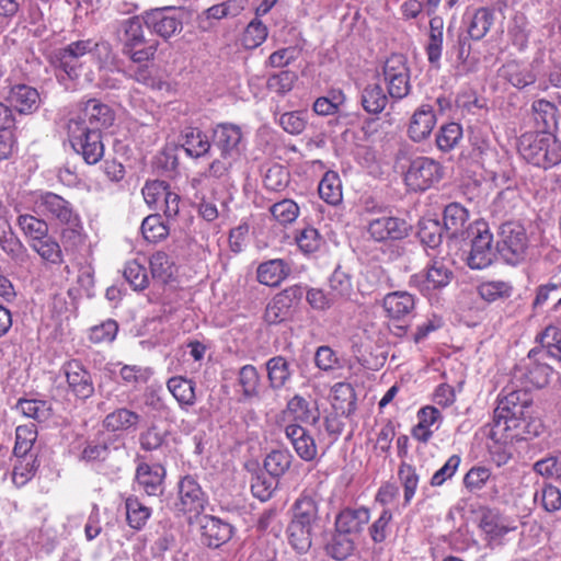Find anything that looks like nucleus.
Instances as JSON below:
<instances>
[{"label": "nucleus", "mask_w": 561, "mask_h": 561, "mask_svg": "<svg viewBox=\"0 0 561 561\" xmlns=\"http://www.w3.org/2000/svg\"><path fill=\"white\" fill-rule=\"evenodd\" d=\"M484 434L496 444L530 440L540 436L545 426L534 416L533 398L526 389L512 390L497 399L493 420Z\"/></svg>", "instance_id": "f257e3e1"}, {"label": "nucleus", "mask_w": 561, "mask_h": 561, "mask_svg": "<svg viewBox=\"0 0 561 561\" xmlns=\"http://www.w3.org/2000/svg\"><path fill=\"white\" fill-rule=\"evenodd\" d=\"M518 150L527 162L542 169L561 162V142L550 131L523 134L518 139Z\"/></svg>", "instance_id": "f03ea898"}, {"label": "nucleus", "mask_w": 561, "mask_h": 561, "mask_svg": "<svg viewBox=\"0 0 561 561\" xmlns=\"http://www.w3.org/2000/svg\"><path fill=\"white\" fill-rule=\"evenodd\" d=\"M496 249L507 264L517 265L524 261L528 249V238L524 226L516 221L502 224Z\"/></svg>", "instance_id": "7ed1b4c3"}, {"label": "nucleus", "mask_w": 561, "mask_h": 561, "mask_svg": "<svg viewBox=\"0 0 561 561\" xmlns=\"http://www.w3.org/2000/svg\"><path fill=\"white\" fill-rule=\"evenodd\" d=\"M102 47L110 49L107 43L99 44L92 39H79L71 42L67 46L57 49L53 55V65L62 71L69 79L73 80L79 77L82 61L81 58L91 53L93 49Z\"/></svg>", "instance_id": "20e7f679"}, {"label": "nucleus", "mask_w": 561, "mask_h": 561, "mask_svg": "<svg viewBox=\"0 0 561 561\" xmlns=\"http://www.w3.org/2000/svg\"><path fill=\"white\" fill-rule=\"evenodd\" d=\"M32 202L33 210L37 216L59 225L73 222L80 216L69 201L53 192H36L33 194Z\"/></svg>", "instance_id": "39448f33"}, {"label": "nucleus", "mask_w": 561, "mask_h": 561, "mask_svg": "<svg viewBox=\"0 0 561 561\" xmlns=\"http://www.w3.org/2000/svg\"><path fill=\"white\" fill-rule=\"evenodd\" d=\"M382 77L389 96L399 101L408 96L411 91L410 68L407 57L402 54H392L383 64Z\"/></svg>", "instance_id": "423d86ee"}, {"label": "nucleus", "mask_w": 561, "mask_h": 561, "mask_svg": "<svg viewBox=\"0 0 561 561\" xmlns=\"http://www.w3.org/2000/svg\"><path fill=\"white\" fill-rule=\"evenodd\" d=\"M68 135L75 151L82 156L88 164L98 163L104 156L101 131L80 127L78 123H68Z\"/></svg>", "instance_id": "0eeeda50"}, {"label": "nucleus", "mask_w": 561, "mask_h": 561, "mask_svg": "<svg viewBox=\"0 0 561 561\" xmlns=\"http://www.w3.org/2000/svg\"><path fill=\"white\" fill-rule=\"evenodd\" d=\"M470 234L473 237L471 250L467 256V264L472 270H482L490 266L495 257L492 247L493 234L483 221H476L470 226Z\"/></svg>", "instance_id": "6e6552de"}, {"label": "nucleus", "mask_w": 561, "mask_h": 561, "mask_svg": "<svg viewBox=\"0 0 561 561\" xmlns=\"http://www.w3.org/2000/svg\"><path fill=\"white\" fill-rule=\"evenodd\" d=\"M442 178L443 167L428 157H416L411 160L404 174L405 184L412 191H425Z\"/></svg>", "instance_id": "1a4fd4ad"}, {"label": "nucleus", "mask_w": 561, "mask_h": 561, "mask_svg": "<svg viewBox=\"0 0 561 561\" xmlns=\"http://www.w3.org/2000/svg\"><path fill=\"white\" fill-rule=\"evenodd\" d=\"M454 277L453 271L442 260H433L423 272L410 277V285L417 288L424 296L448 286Z\"/></svg>", "instance_id": "9d476101"}, {"label": "nucleus", "mask_w": 561, "mask_h": 561, "mask_svg": "<svg viewBox=\"0 0 561 561\" xmlns=\"http://www.w3.org/2000/svg\"><path fill=\"white\" fill-rule=\"evenodd\" d=\"M409 230L410 226L404 219L387 214L371 217L366 226L369 239L380 243L402 240L408 237Z\"/></svg>", "instance_id": "9b49d317"}, {"label": "nucleus", "mask_w": 561, "mask_h": 561, "mask_svg": "<svg viewBox=\"0 0 561 561\" xmlns=\"http://www.w3.org/2000/svg\"><path fill=\"white\" fill-rule=\"evenodd\" d=\"M78 123L80 127H88L89 130H99L110 127L114 122L112 108L95 99L84 102L79 111L71 115L68 123Z\"/></svg>", "instance_id": "f8f14e48"}, {"label": "nucleus", "mask_w": 561, "mask_h": 561, "mask_svg": "<svg viewBox=\"0 0 561 561\" xmlns=\"http://www.w3.org/2000/svg\"><path fill=\"white\" fill-rule=\"evenodd\" d=\"M243 135L238 125L221 123L213 129V144L228 159H240Z\"/></svg>", "instance_id": "ddd939ff"}, {"label": "nucleus", "mask_w": 561, "mask_h": 561, "mask_svg": "<svg viewBox=\"0 0 561 561\" xmlns=\"http://www.w3.org/2000/svg\"><path fill=\"white\" fill-rule=\"evenodd\" d=\"M144 16L146 26L164 39L183 28L181 14L170 8H157L146 12Z\"/></svg>", "instance_id": "4468645a"}, {"label": "nucleus", "mask_w": 561, "mask_h": 561, "mask_svg": "<svg viewBox=\"0 0 561 561\" xmlns=\"http://www.w3.org/2000/svg\"><path fill=\"white\" fill-rule=\"evenodd\" d=\"M179 501L175 506L183 514L199 515L207 504V496L198 482L191 476L182 478L178 485Z\"/></svg>", "instance_id": "2eb2a0df"}, {"label": "nucleus", "mask_w": 561, "mask_h": 561, "mask_svg": "<svg viewBox=\"0 0 561 561\" xmlns=\"http://www.w3.org/2000/svg\"><path fill=\"white\" fill-rule=\"evenodd\" d=\"M320 500L316 489H305L291 506V522L313 529L319 520Z\"/></svg>", "instance_id": "dca6fc26"}, {"label": "nucleus", "mask_w": 561, "mask_h": 561, "mask_svg": "<svg viewBox=\"0 0 561 561\" xmlns=\"http://www.w3.org/2000/svg\"><path fill=\"white\" fill-rule=\"evenodd\" d=\"M69 390L79 399H88L94 393V385L90 371L78 359H71L62 365Z\"/></svg>", "instance_id": "f3484780"}, {"label": "nucleus", "mask_w": 561, "mask_h": 561, "mask_svg": "<svg viewBox=\"0 0 561 561\" xmlns=\"http://www.w3.org/2000/svg\"><path fill=\"white\" fill-rule=\"evenodd\" d=\"M547 359H549L547 356H533V351L530 350L527 360L517 369L519 378H524L526 383L535 388L546 387L553 373V369Z\"/></svg>", "instance_id": "a211bd4d"}, {"label": "nucleus", "mask_w": 561, "mask_h": 561, "mask_svg": "<svg viewBox=\"0 0 561 561\" xmlns=\"http://www.w3.org/2000/svg\"><path fill=\"white\" fill-rule=\"evenodd\" d=\"M499 76L514 88L524 89L537 80V69L534 62L510 60L499 69Z\"/></svg>", "instance_id": "6ab92c4d"}, {"label": "nucleus", "mask_w": 561, "mask_h": 561, "mask_svg": "<svg viewBox=\"0 0 561 561\" xmlns=\"http://www.w3.org/2000/svg\"><path fill=\"white\" fill-rule=\"evenodd\" d=\"M437 118L435 111L430 104H422L419 106L411 116L408 135L414 142H421L430 137L432 134Z\"/></svg>", "instance_id": "aec40b11"}, {"label": "nucleus", "mask_w": 561, "mask_h": 561, "mask_svg": "<svg viewBox=\"0 0 561 561\" xmlns=\"http://www.w3.org/2000/svg\"><path fill=\"white\" fill-rule=\"evenodd\" d=\"M202 540L210 548H218L232 536V526L211 515H204L199 520Z\"/></svg>", "instance_id": "412c9836"}, {"label": "nucleus", "mask_w": 561, "mask_h": 561, "mask_svg": "<svg viewBox=\"0 0 561 561\" xmlns=\"http://www.w3.org/2000/svg\"><path fill=\"white\" fill-rule=\"evenodd\" d=\"M480 528L490 540H499L516 529L515 522L499 510L486 508L482 512Z\"/></svg>", "instance_id": "4be33fe9"}, {"label": "nucleus", "mask_w": 561, "mask_h": 561, "mask_svg": "<svg viewBox=\"0 0 561 561\" xmlns=\"http://www.w3.org/2000/svg\"><path fill=\"white\" fill-rule=\"evenodd\" d=\"M382 307L390 319L404 320L415 309V297L405 290L388 293L382 299Z\"/></svg>", "instance_id": "5701e85b"}, {"label": "nucleus", "mask_w": 561, "mask_h": 561, "mask_svg": "<svg viewBox=\"0 0 561 561\" xmlns=\"http://www.w3.org/2000/svg\"><path fill=\"white\" fill-rule=\"evenodd\" d=\"M285 434L302 460L312 461L317 457L316 442L305 427L299 424H288L285 427Z\"/></svg>", "instance_id": "b1692460"}, {"label": "nucleus", "mask_w": 561, "mask_h": 561, "mask_svg": "<svg viewBox=\"0 0 561 561\" xmlns=\"http://www.w3.org/2000/svg\"><path fill=\"white\" fill-rule=\"evenodd\" d=\"M167 389L182 411L187 412L197 401L196 383L184 376H173L167 381Z\"/></svg>", "instance_id": "393cba45"}, {"label": "nucleus", "mask_w": 561, "mask_h": 561, "mask_svg": "<svg viewBox=\"0 0 561 561\" xmlns=\"http://www.w3.org/2000/svg\"><path fill=\"white\" fill-rule=\"evenodd\" d=\"M370 519L369 510L366 507L342 510L335 519L336 531L350 535L356 534L363 530L364 526L368 524Z\"/></svg>", "instance_id": "a878e982"}, {"label": "nucleus", "mask_w": 561, "mask_h": 561, "mask_svg": "<svg viewBox=\"0 0 561 561\" xmlns=\"http://www.w3.org/2000/svg\"><path fill=\"white\" fill-rule=\"evenodd\" d=\"M164 468L161 466L151 467L147 463H140L136 470V483L139 490L153 496L162 493V482L164 478Z\"/></svg>", "instance_id": "bb28decb"}, {"label": "nucleus", "mask_w": 561, "mask_h": 561, "mask_svg": "<svg viewBox=\"0 0 561 561\" xmlns=\"http://www.w3.org/2000/svg\"><path fill=\"white\" fill-rule=\"evenodd\" d=\"M141 421V415L127 408H117L108 413L102 425L107 432L135 431Z\"/></svg>", "instance_id": "cd10ccee"}, {"label": "nucleus", "mask_w": 561, "mask_h": 561, "mask_svg": "<svg viewBox=\"0 0 561 561\" xmlns=\"http://www.w3.org/2000/svg\"><path fill=\"white\" fill-rule=\"evenodd\" d=\"M9 101L21 114H31L35 112L41 103L38 91L26 84H18L13 87L10 91Z\"/></svg>", "instance_id": "c85d7f7f"}, {"label": "nucleus", "mask_w": 561, "mask_h": 561, "mask_svg": "<svg viewBox=\"0 0 561 561\" xmlns=\"http://www.w3.org/2000/svg\"><path fill=\"white\" fill-rule=\"evenodd\" d=\"M182 148L191 158H201L208 153L211 144L208 136L196 127H185L181 134Z\"/></svg>", "instance_id": "c756f323"}, {"label": "nucleus", "mask_w": 561, "mask_h": 561, "mask_svg": "<svg viewBox=\"0 0 561 561\" xmlns=\"http://www.w3.org/2000/svg\"><path fill=\"white\" fill-rule=\"evenodd\" d=\"M291 268L283 259H274L263 262L257 267V280L266 286H278L288 277Z\"/></svg>", "instance_id": "7c9ffc66"}, {"label": "nucleus", "mask_w": 561, "mask_h": 561, "mask_svg": "<svg viewBox=\"0 0 561 561\" xmlns=\"http://www.w3.org/2000/svg\"><path fill=\"white\" fill-rule=\"evenodd\" d=\"M267 380L273 390L283 389L291 379L293 370L284 356H274L265 363Z\"/></svg>", "instance_id": "2f4dec72"}, {"label": "nucleus", "mask_w": 561, "mask_h": 561, "mask_svg": "<svg viewBox=\"0 0 561 561\" xmlns=\"http://www.w3.org/2000/svg\"><path fill=\"white\" fill-rule=\"evenodd\" d=\"M28 245L43 262L50 265H61L64 263L61 245L56 238L49 233Z\"/></svg>", "instance_id": "473e14b6"}, {"label": "nucleus", "mask_w": 561, "mask_h": 561, "mask_svg": "<svg viewBox=\"0 0 561 561\" xmlns=\"http://www.w3.org/2000/svg\"><path fill=\"white\" fill-rule=\"evenodd\" d=\"M444 229L451 237L463 234V229L469 220V211L459 203H450L444 209Z\"/></svg>", "instance_id": "72a5a7b5"}, {"label": "nucleus", "mask_w": 561, "mask_h": 561, "mask_svg": "<svg viewBox=\"0 0 561 561\" xmlns=\"http://www.w3.org/2000/svg\"><path fill=\"white\" fill-rule=\"evenodd\" d=\"M389 94L387 95L383 88L378 83L366 85L360 95V102L363 108L373 115L380 114L387 106L389 101Z\"/></svg>", "instance_id": "f704fd0d"}, {"label": "nucleus", "mask_w": 561, "mask_h": 561, "mask_svg": "<svg viewBox=\"0 0 561 561\" xmlns=\"http://www.w3.org/2000/svg\"><path fill=\"white\" fill-rule=\"evenodd\" d=\"M332 407L342 415H351L356 409V396L350 383L337 382L332 388Z\"/></svg>", "instance_id": "c9c22d12"}, {"label": "nucleus", "mask_w": 561, "mask_h": 561, "mask_svg": "<svg viewBox=\"0 0 561 561\" xmlns=\"http://www.w3.org/2000/svg\"><path fill=\"white\" fill-rule=\"evenodd\" d=\"M398 479L403 489L402 506L408 507L415 496L419 488L420 474L414 466L403 461L400 463L398 469Z\"/></svg>", "instance_id": "e433bc0d"}, {"label": "nucleus", "mask_w": 561, "mask_h": 561, "mask_svg": "<svg viewBox=\"0 0 561 561\" xmlns=\"http://www.w3.org/2000/svg\"><path fill=\"white\" fill-rule=\"evenodd\" d=\"M536 342L540 344V348H533V356L540 355L554 358L556 352L561 346V330L554 325H548L536 336Z\"/></svg>", "instance_id": "4c0bfd02"}, {"label": "nucleus", "mask_w": 561, "mask_h": 561, "mask_svg": "<svg viewBox=\"0 0 561 561\" xmlns=\"http://www.w3.org/2000/svg\"><path fill=\"white\" fill-rule=\"evenodd\" d=\"M30 214L18 217L16 224L28 240V244L49 233V227L45 218Z\"/></svg>", "instance_id": "58836bf2"}, {"label": "nucleus", "mask_w": 561, "mask_h": 561, "mask_svg": "<svg viewBox=\"0 0 561 561\" xmlns=\"http://www.w3.org/2000/svg\"><path fill=\"white\" fill-rule=\"evenodd\" d=\"M60 240L67 253L78 251L85 242V233L80 216L73 222L62 225Z\"/></svg>", "instance_id": "ea45409f"}, {"label": "nucleus", "mask_w": 561, "mask_h": 561, "mask_svg": "<svg viewBox=\"0 0 561 561\" xmlns=\"http://www.w3.org/2000/svg\"><path fill=\"white\" fill-rule=\"evenodd\" d=\"M238 383L241 387L245 400L259 398L261 388V375L253 365H244L239 369Z\"/></svg>", "instance_id": "a19ab883"}, {"label": "nucleus", "mask_w": 561, "mask_h": 561, "mask_svg": "<svg viewBox=\"0 0 561 561\" xmlns=\"http://www.w3.org/2000/svg\"><path fill=\"white\" fill-rule=\"evenodd\" d=\"M145 16H133L122 22V32L119 39L122 48H128L138 45L142 41L147 39L145 36Z\"/></svg>", "instance_id": "79ce46f5"}, {"label": "nucleus", "mask_w": 561, "mask_h": 561, "mask_svg": "<svg viewBox=\"0 0 561 561\" xmlns=\"http://www.w3.org/2000/svg\"><path fill=\"white\" fill-rule=\"evenodd\" d=\"M125 508L127 524L135 530L142 529L151 516V508L142 504L134 495L125 500Z\"/></svg>", "instance_id": "37998d69"}, {"label": "nucleus", "mask_w": 561, "mask_h": 561, "mask_svg": "<svg viewBox=\"0 0 561 561\" xmlns=\"http://www.w3.org/2000/svg\"><path fill=\"white\" fill-rule=\"evenodd\" d=\"M319 196L330 205L342 202V184L340 176L334 171L324 173L318 186Z\"/></svg>", "instance_id": "c03bdc74"}, {"label": "nucleus", "mask_w": 561, "mask_h": 561, "mask_svg": "<svg viewBox=\"0 0 561 561\" xmlns=\"http://www.w3.org/2000/svg\"><path fill=\"white\" fill-rule=\"evenodd\" d=\"M534 118L540 131H550L557 127V107L546 100L533 103Z\"/></svg>", "instance_id": "a18cd8bd"}, {"label": "nucleus", "mask_w": 561, "mask_h": 561, "mask_svg": "<svg viewBox=\"0 0 561 561\" xmlns=\"http://www.w3.org/2000/svg\"><path fill=\"white\" fill-rule=\"evenodd\" d=\"M291 461L293 455L289 450L275 449L266 455L264 468L272 478L278 479L289 470Z\"/></svg>", "instance_id": "49530a36"}, {"label": "nucleus", "mask_w": 561, "mask_h": 561, "mask_svg": "<svg viewBox=\"0 0 561 561\" xmlns=\"http://www.w3.org/2000/svg\"><path fill=\"white\" fill-rule=\"evenodd\" d=\"M494 23V11L489 8H479L474 11L468 25V34L472 39L483 38Z\"/></svg>", "instance_id": "de8ad7c7"}, {"label": "nucleus", "mask_w": 561, "mask_h": 561, "mask_svg": "<svg viewBox=\"0 0 561 561\" xmlns=\"http://www.w3.org/2000/svg\"><path fill=\"white\" fill-rule=\"evenodd\" d=\"M313 529L290 520L287 527L289 545L298 552L306 553L311 548Z\"/></svg>", "instance_id": "09e8293b"}, {"label": "nucleus", "mask_w": 561, "mask_h": 561, "mask_svg": "<svg viewBox=\"0 0 561 561\" xmlns=\"http://www.w3.org/2000/svg\"><path fill=\"white\" fill-rule=\"evenodd\" d=\"M462 139V127L451 122L443 125L436 134V146L440 151L448 152L455 149Z\"/></svg>", "instance_id": "8fccbe9b"}, {"label": "nucleus", "mask_w": 561, "mask_h": 561, "mask_svg": "<svg viewBox=\"0 0 561 561\" xmlns=\"http://www.w3.org/2000/svg\"><path fill=\"white\" fill-rule=\"evenodd\" d=\"M287 410L294 414L296 420L304 423L316 424L320 419L318 409L310 407L309 402L299 394H295L287 402Z\"/></svg>", "instance_id": "3c124183"}, {"label": "nucleus", "mask_w": 561, "mask_h": 561, "mask_svg": "<svg viewBox=\"0 0 561 561\" xmlns=\"http://www.w3.org/2000/svg\"><path fill=\"white\" fill-rule=\"evenodd\" d=\"M37 438V431L34 424L19 425L15 430V445L13 453L16 458L31 456L32 448Z\"/></svg>", "instance_id": "603ef678"}, {"label": "nucleus", "mask_w": 561, "mask_h": 561, "mask_svg": "<svg viewBox=\"0 0 561 561\" xmlns=\"http://www.w3.org/2000/svg\"><path fill=\"white\" fill-rule=\"evenodd\" d=\"M247 0H226L214 4L205 10L206 19L222 20L231 19L241 14L245 8Z\"/></svg>", "instance_id": "864d4df0"}, {"label": "nucleus", "mask_w": 561, "mask_h": 561, "mask_svg": "<svg viewBox=\"0 0 561 561\" xmlns=\"http://www.w3.org/2000/svg\"><path fill=\"white\" fill-rule=\"evenodd\" d=\"M16 410L24 416L37 422H44L51 415L50 405L42 400L20 399L16 403Z\"/></svg>", "instance_id": "5fc2aeb1"}, {"label": "nucleus", "mask_w": 561, "mask_h": 561, "mask_svg": "<svg viewBox=\"0 0 561 561\" xmlns=\"http://www.w3.org/2000/svg\"><path fill=\"white\" fill-rule=\"evenodd\" d=\"M444 227L435 219H424L419 224V238L423 244L436 249L443 241Z\"/></svg>", "instance_id": "6e6d98bb"}, {"label": "nucleus", "mask_w": 561, "mask_h": 561, "mask_svg": "<svg viewBox=\"0 0 561 561\" xmlns=\"http://www.w3.org/2000/svg\"><path fill=\"white\" fill-rule=\"evenodd\" d=\"M169 226L158 214L147 216L141 224V233L149 242H158L169 234Z\"/></svg>", "instance_id": "4d7b16f0"}, {"label": "nucleus", "mask_w": 561, "mask_h": 561, "mask_svg": "<svg viewBox=\"0 0 561 561\" xmlns=\"http://www.w3.org/2000/svg\"><path fill=\"white\" fill-rule=\"evenodd\" d=\"M38 462L34 455L18 458L12 472V481L18 486L25 485L35 474Z\"/></svg>", "instance_id": "13d9d810"}, {"label": "nucleus", "mask_w": 561, "mask_h": 561, "mask_svg": "<svg viewBox=\"0 0 561 561\" xmlns=\"http://www.w3.org/2000/svg\"><path fill=\"white\" fill-rule=\"evenodd\" d=\"M295 241L305 254H311L317 252L323 244V238L319 231L313 227H305L297 231Z\"/></svg>", "instance_id": "bf43d9fd"}, {"label": "nucleus", "mask_w": 561, "mask_h": 561, "mask_svg": "<svg viewBox=\"0 0 561 561\" xmlns=\"http://www.w3.org/2000/svg\"><path fill=\"white\" fill-rule=\"evenodd\" d=\"M512 290L511 284L503 280L484 282L478 287L480 297L488 302L508 298L512 295Z\"/></svg>", "instance_id": "052dcab7"}, {"label": "nucleus", "mask_w": 561, "mask_h": 561, "mask_svg": "<svg viewBox=\"0 0 561 561\" xmlns=\"http://www.w3.org/2000/svg\"><path fill=\"white\" fill-rule=\"evenodd\" d=\"M325 551L331 558L343 561L353 553L354 541L347 535L337 533L327 545Z\"/></svg>", "instance_id": "680f3d73"}, {"label": "nucleus", "mask_w": 561, "mask_h": 561, "mask_svg": "<svg viewBox=\"0 0 561 561\" xmlns=\"http://www.w3.org/2000/svg\"><path fill=\"white\" fill-rule=\"evenodd\" d=\"M332 296L339 298H350L353 294V284L351 275L337 266L329 279Z\"/></svg>", "instance_id": "e2e57ef3"}, {"label": "nucleus", "mask_w": 561, "mask_h": 561, "mask_svg": "<svg viewBox=\"0 0 561 561\" xmlns=\"http://www.w3.org/2000/svg\"><path fill=\"white\" fill-rule=\"evenodd\" d=\"M158 48V42L154 39H145L135 47L122 48L123 55L127 56L133 62L141 64L153 59Z\"/></svg>", "instance_id": "0e129e2a"}, {"label": "nucleus", "mask_w": 561, "mask_h": 561, "mask_svg": "<svg viewBox=\"0 0 561 561\" xmlns=\"http://www.w3.org/2000/svg\"><path fill=\"white\" fill-rule=\"evenodd\" d=\"M123 274L135 290H144L149 285L147 270L137 260L128 261Z\"/></svg>", "instance_id": "69168bd1"}, {"label": "nucleus", "mask_w": 561, "mask_h": 561, "mask_svg": "<svg viewBox=\"0 0 561 561\" xmlns=\"http://www.w3.org/2000/svg\"><path fill=\"white\" fill-rule=\"evenodd\" d=\"M270 211L274 219L280 225L294 222L299 216V206L293 199H283L270 207Z\"/></svg>", "instance_id": "338daca9"}, {"label": "nucleus", "mask_w": 561, "mask_h": 561, "mask_svg": "<svg viewBox=\"0 0 561 561\" xmlns=\"http://www.w3.org/2000/svg\"><path fill=\"white\" fill-rule=\"evenodd\" d=\"M259 18L255 15L244 30L242 43L247 48H256L267 37V27Z\"/></svg>", "instance_id": "774afa93"}]
</instances>
